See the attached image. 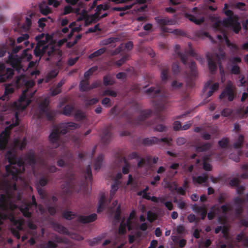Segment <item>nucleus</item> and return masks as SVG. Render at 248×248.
<instances>
[{
    "label": "nucleus",
    "instance_id": "c756f323",
    "mask_svg": "<svg viewBox=\"0 0 248 248\" xmlns=\"http://www.w3.org/2000/svg\"><path fill=\"white\" fill-rule=\"evenodd\" d=\"M14 145L16 147H19L20 149H22L26 145L25 140H23L22 141L18 139H15Z\"/></svg>",
    "mask_w": 248,
    "mask_h": 248
},
{
    "label": "nucleus",
    "instance_id": "6ab92c4d",
    "mask_svg": "<svg viewBox=\"0 0 248 248\" xmlns=\"http://www.w3.org/2000/svg\"><path fill=\"white\" fill-rule=\"evenodd\" d=\"M97 218L95 214H92L88 216H78L77 219L83 223H89L94 221Z\"/></svg>",
    "mask_w": 248,
    "mask_h": 248
},
{
    "label": "nucleus",
    "instance_id": "f03ea898",
    "mask_svg": "<svg viewBox=\"0 0 248 248\" xmlns=\"http://www.w3.org/2000/svg\"><path fill=\"white\" fill-rule=\"evenodd\" d=\"M245 204V201L240 198L234 200V205L232 207L230 204L221 206L220 209L216 206L212 208L208 214L209 219H212L217 215L218 216V221L222 224L215 229V232L218 233L221 230L223 236L226 241V244L220 245V248H248V236L242 232L237 235L236 240L234 241L229 234L228 231L229 225L228 223L229 215L232 214L233 209L237 215L240 214V211Z\"/></svg>",
    "mask_w": 248,
    "mask_h": 248
},
{
    "label": "nucleus",
    "instance_id": "338daca9",
    "mask_svg": "<svg viewBox=\"0 0 248 248\" xmlns=\"http://www.w3.org/2000/svg\"><path fill=\"white\" fill-rule=\"evenodd\" d=\"M102 104L103 105L108 107L110 106V100L108 98H105L102 100Z\"/></svg>",
    "mask_w": 248,
    "mask_h": 248
},
{
    "label": "nucleus",
    "instance_id": "6e6d98bb",
    "mask_svg": "<svg viewBox=\"0 0 248 248\" xmlns=\"http://www.w3.org/2000/svg\"><path fill=\"white\" fill-rule=\"evenodd\" d=\"M75 117L78 120H82L85 117V114L80 111H78L76 114Z\"/></svg>",
    "mask_w": 248,
    "mask_h": 248
},
{
    "label": "nucleus",
    "instance_id": "c85d7f7f",
    "mask_svg": "<svg viewBox=\"0 0 248 248\" xmlns=\"http://www.w3.org/2000/svg\"><path fill=\"white\" fill-rule=\"evenodd\" d=\"M103 157L102 155H99L97 158L96 159L94 165V170H99L101 165H102V162L103 161Z\"/></svg>",
    "mask_w": 248,
    "mask_h": 248
},
{
    "label": "nucleus",
    "instance_id": "2f4dec72",
    "mask_svg": "<svg viewBox=\"0 0 248 248\" xmlns=\"http://www.w3.org/2000/svg\"><path fill=\"white\" fill-rule=\"evenodd\" d=\"M81 38V35L78 34V35H77L76 38H74L72 41H70V40H68V41L66 42H67V43H66L67 46L68 47H72L73 45L76 44L77 43L78 41V40H79Z\"/></svg>",
    "mask_w": 248,
    "mask_h": 248
},
{
    "label": "nucleus",
    "instance_id": "473e14b6",
    "mask_svg": "<svg viewBox=\"0 0 248 248\" xmlns=\"http://www.w3.org/2000/svg\"><path fill=\"white\" fill-rule=\"evenodd\" d=\"M105 50H106V49L105 48H101L95 51L93 53H92L89 56V58L90 59H92L94 57H98V56H100V55L102 54L103 53H104L105 52Z\"/></svg>",
    "mask_w": 248,
    "mask_h": 248
},
{
    "label": "nucleus",
    "instance_id": "412c9836",
    "mask_svg": "<svg viewBox=\"0 0 248 248\" xmlns=\"http://www.w3.org/2000/svg\"><path fill=\"white\" fill-rule=\"evenodd\" d=\"M95 88V85L90 86L89 84L88 79L82 80L79 84L80 91H87Z\"/></svg>",
    "mask_w": 248,
    "mask_h": 248
},
{
    "label": "nucleus",
    "instance_id": "39448f33",
    "mask_svg": "<svg viewBox=\"0 0 248 248\" xmlns=\"http://www.w3.org/2000/svg\"><path fill=\"white\" fill-rule=\"evenodd\" d=\"M225 14L228 16L227 19H224L222 22L218 21L216 23V28L217 30H221V26L225 28H230L233 30L235 33H238L241 29V26L237 19L233 16L232 12L231 10L224 11Z\"/></svg>",
    "mask_w": 248,
    "mask_h": 248
},
{
    "label": "nucleus",
    "instance_id": "f3484780",
    "mask_svg": "<svg viewBox=\"0 0 248 248\" xmlns=\"http://www.w3.org/2000/svg\"><path fill=\"white\" fill-rule=\"evenodd\" d=\"M239 86H247V92H244L241 99V101H244L248 97V78L246 79L244 77L240 76L239 80Z\"/></svg>",
    "mask_w": 248,
    "mask_h": 248
},
{
    "label": "nucleus",
    "instance_id": "c03bdc74",
    "mask_svg": "<svg viewBox=\"0 0 248 248\" xmlns=\"http://www.w3.org/2000/svg\"><path fill=\"white\" fill-rule=\"evenodd\" d=\"M64 217L66 219H71L75 217V215L70 211H66L63 215Z\"/></svg>",
    "mask_w": 248,
    "mask_h": 248
},
{
    "label": "nucleus",
    "instance_id": "bb28decb",
    "mask_svg": "<svg viewBox=\"0 0 248 248\" xmlns=\"http://www.w3.org/2000/svg\"><path fill=\"white\" fill-rule=\"evenodd\" d=\"M155 20L160 25L172 24V21L171 20H169L167 18H159L157 17L155 18Z\"/></svg>",
    "mask_w": 248,
    "mask_h": 248
},
{
    "label": "nucleus",
    "instance_id": "20e7f679",
    "mask_svg": "<svg viewBox=\"0 0 248 248\" xmlns=\"http://www.w3.org/2000/svg\"><path fill=\"white\" fill-rule=\"evenodd\" d=\"M23 47L22 46H18L15 48L12 53L9 55L8 62L10 63L13 69H15L17 73H20L21 71L25 72V68H23V65L25 63L29 61L31 58V55L28 54L27 51L29 48L25 49L22 53V57H18L16 54Z\"/></svg>",
    "mask_w": 248,
    "mask_h": 248
},
{
    "label": "nucleus",
    "instance_id": "f8f14e48",
    "mask_svg": "<svg viewBox=\"0 0 248 248\" xmlns=\"http://www.w3.org/2000/svg\"><path fill=\"white\" fill-rule=\"evenodd\" d=\"M32 15V14H30L28 16L26 17L25 25H21L20 24V20H21L22 16L20 15L16 16L13 20V24H14V26L15 27L14 28V30L15 31H17L18 28L21 27V26L25 30H28L31 24V17Z\"/></svg>",
    "mask_w": 248,
    "mask_h": 248
},
{
    "label": "nucleus",
    "instance_id": "49530a36",
    "mask_svg": "<svg viewBox=\"0 0 248 248\" xmlns=\"http://www.w3.org/2000/svg\"><path fill=\"white\" fill-rule=\"evenodd\" d=\"M48 4L52 5L54 7H58L61 3V1L59 0H47Z\"/></svg>",
    "mask_w": 248,
    "mask_h": 248
},
{
    "label": "nucleus",
    "instance_id": "393cba45",
    "mask_svg": "<svg viewBox=\"0 0 248 248\" xmlns=\"http://www.w3.org/2000/svg\"><path fill=\"white\" fill-rule=\"evenodd\" d=\"M64 80H62L58 83L56 87L51 89L50 94L51 95H55L61 92V87L64 84Z\"/></svg>",
    "mask_w": 248,
    "mask_h": 248
},
{
    "label": "nucleus",
    "instance_id": "37998d69",
    "mask_svg": "<svg viewBox=\"0 0 248 248\" xmlns=\"http://www.w3.org/2000/svg\"><path fill=\"white\" fill-rule=\"evenodd\" d=\"M88 0H65L66 2L72 5L78 4L79 5H82L83 4V2L84 1H87Z\"/></svg>",
    "mask_w": 248,
    "mask_h": 248
},
{
    "label": "nucleus",
    "instance_id": "423d86ee",
    "mask_svg": "<svg viewBox=\"0 0 248 248\" xmlns=\"http://www.w3.org/2000/svg\"><path fill=\"white\" fill-rule=\"evenodd\" d=\"M78 127V125L72 122L63 123L58 127H55L54 130L50 134L49 139L51 142H57L59 139V133L64 134L68 129H73Z\"/></svg>",
    "mask_w": 248,
    "mask_h": 248
},
{
    "label": "nucleus",
    "instance_id": "f704fd0d",
    "mask_svg": "<svg viewBox=\"0 0 248 248\" xmlns=\"http://www.w3.org/2000/svg\"><path fill=\"white\" fill-rule=\"evenodd\" d=\"M97 70V67L96 66H94L89 69L88 71H87L84 73V78L86 79H88L89 77L91 76L93 72L96 71Z\"/></svg>",
    "mask_w": 248,
    "mask_h": 248
},
{
    "label": "nucleus",
    "instance_id": "f257e3e1",
    "mask_svg": "<svg viewBox=\"0 0 248 248\" xmlns=\"http://www.w3.org/2000/svg\"><path fill=\"white\" fill-rule=\"evenodd\" d=\"M13 69L10 68H5L3 63H0V82H3L10 78L13 75ZM25 72L21 71L18 73L19 76L17 77L15 85H7L5 87V92L3 96L0 99L5 100L9 98V96L15 91L16 87L21 85H24L26 89L24 90L20 95L18 101L14 102L9 108L10 111H12V120L6 122L8 125L4 131L0 135V150L4 149L7 143L9 138V128L18 124V115L31 103L33 96L36 92V90L31 89L34 85V81L27 80L25 78ZM9 164L5 166L7 175L10 178H12L13 182L17 181L19 179L22 180L21 172L25 170V167L28 164L31 166L35 163L34 154L31 153L26 158L24 161L20 158L16 161V155L14 151H9L5 155ZM0 188H16V184L14 182L9 183L4 182L0 183Z\"/></svg>",
    "mask_w": 248,
    "mask_h": 248
},
{
    "label": "nucleus",
    "instance_id": "6e6552de",
    "mask_svg": "<svg viewBox=\"0 0 248 248\" xmlns=\"http://www.w3.org/2000/svg\"><path fill=\"white\" fill-rule=\"evenodd\" d=\"M224 53L222 51L220 52L219 54H217L216 56H213L212 54L209 53L207 54V57L208 60L209 68L212 72L214 71L217 69V66L216 64V62H215L214 57H215L216 59H218V63L219 64L220 73L221 76V81L222 82H224V79H223L224 73L222 68L220 65L219 61L221 59H223L224 58Z\"/></svg>",
    "mask_w": 248,
    "mask_h": 248
},
{
    "label": "nucleus",
    "instance_id": "72a5a7b5",
    "mask_svg": "<svg viewBox=\"0 0 248 248\" xmlns=\"http://www.w3.org/2000/svg\"><path fill=\"white\" fill-rule=\"evenodd\" d=\"M189 20L193 21L194 23L197 24H200L204 21V18L203 17H198L193 16H190L189 17Z\"/></svg>",
    "mask_w": 248,
    "mask_h": 248
},
{
    "label": "nucleus",
    "instance_id": "ddd939ff",
    "mask_svg": "<svg viewBox=\"0 0 248 248\" xmlns=\"http://www.w3.org/2000/svg\"><path fill=\"white\" fill-rule=\"evenodd\" d=\"M235 89V88L232 82L230 81H228L226 87L219 95V98L221 99L225 97H227L229 101H232L234 98Z\"/></svg>",
    "mask_w": 248,
    "mask_h": 248
},
{
    "label": "nucleus",
    "instance_id": "9d476101",
    "mask_svg": "<svg viewBox=\"0 0 248 248\" xmlns=\"http://www.w3.org/2000/svg\"><path fill=\"white\" fill-rule=\"evenodd\" d=\"M109 6L107 4H100L96 9V12L93 15L88 17L87 21L94 22L100 18L107 16L108 14V10Z\"/></svg>",
    "mask_w": 248,
    "mask_h": 248
},
{
    "label": "nucleus",
    "instance_id": "79ce46f5",
    "mask_svg": "<svg viewBox=\"0 0 248 248\" xmlns=\"http://www.w3.org/2000/svg\"><path fill=\"white\" fill-rule=\"evenodd\" d=\"M56 247L57 244L55 242L49 241L46 244L41 245L40 248H54Z\"/></svg>",
    "mask_w": 248,
    "mask_h": 248
},
{
    "label": "nucleus",
    "instance_id": "a19ab883",
    "mask_svg": "<svg viewBox=\"0 0 248 248\" xmlns=\"http://www.w3.org/2000/svg\"><path fill=\"white\" fill-rule=\"evenodd\" d=\"M116 39H115L114 38H108V39H104V40H102L101 41H100L99 44H100V45H102V46L107 45L108 44H109L111 42H114Z\"/></svg>",
    "mask_w": 248,
    "mask_h": 248
},
{
    "label": "nucleus",
    "instance_id": "a18cd8bd",
    "mask_svg": "<svg viewBox=\"0 0 248 248\" xmlns=\"http://www.w3.org/2000/svg\"><path fill=\"white\" fill-rule=\"evenodd\" d=\"M207 159L208 157L203 158V167L205 170H210L211 169V166L209 163L206 162Z\"/></svg>",
    "mask_w": 248,
    "mask_h": 248
},
{
    "label": "nucleus",
    "instance_id": "0e129e2a",
    "mask_svg": "<svg viewBox=\"0 0 248 248\" xmlns=\"http://www.w3.org/2000/svg\"><path fill=\"white\" fill-rule=\"evenodd\" d=\"M186 139L183 137H180L177 139L176 143L178 145H182L186 142Z\"/></svg>",
    "mask_w": 248,
    "mask_h": 248
},
{
    "label": "nucleus",
    "instance_id": "b1692460",
    "mask_svg": "<svg viewBox=\"0 0 248 248\" xmlns=\"http://www.w3.org/2000/svg\"><path fill=\"white\" fill-rule=\"evenodd\" d=\"M80 10L79 9H77L75 12V13L76 14H80V16L78 17L77 18V20L78 21H80V20H82L84 19H85L87 17V10L86 8H83L81 13H80L79 12Z\"/></svg>",
    "mask_w": 248,
    "mask_h": 248
},
{
    "label": "nucleus",
    "instance_id": "4c0bfd02",
    "mask_svg": "<svg viewBox=\"0 0 248 248\" xmlns=\"http://www.w3.org/2000/svg\"><path fill=\"white\" fill-rule=\"evenodd\" d=\"M218 83H216L214 84L210 88V91L208 92L207 94V97H208L211 96L215 91L217 90L218 88Z\"/></svg>",
    "mask_w": 248,
    "mask_h": 248
},
{
    "label": "nucleus",
    "instance_id": "4468645a",
    "mask_svg": "<svg viewBox=\"0 0 248 248\" xmlns=\"http://www.w3.org/2000/svg\"><path fill=\"white\" fill-rule=\"evenodd\" d=\"M54 229L55 231L58 232L65 234L69 235L72 239L77 240H80L83 239L82 236L76 234V233H70L66 228H64L63 226H62L59 224H55L54 225Z\"/></svg>",
    "mask_w": 248,
    "mask_h": 248
},
{
    "label": "nucleus",
    "instance_id": "c9c22d12",
    "mask_svg": "<svg viewBox=\"0 0 248 248\" xmlns=\"http://www.w3.org/2000/svg\"><path fill=\"white\" fill-rule=\"evenodd\" d=\"M39 61H40V59H38V61L36 60L35 62H31L29 63H28L29 61H27V62L26 63V60H25V63L23 65V68H25V71L28 69L29 67H33L35 66L36 64L38 63Z\"/></svg>",
    "mask_w": 248,
    "mask_h": 248
},
{
    "label": "nucleus",
    "instance_id": "de8ad7c7",
    "mask_svg": "<svg viewBox=\"0 0 248 248\" xmlns=\"http://www.w3.org/2000/svg\"><path fill=\"white\" fill-rule=\"evenodd\" d=\"M147 218L150 221H153L156 218V215L152 211H148L147 214Z\"/></svg>",
    "mask_w": 248,
    "mask_h": 248
},
{
    "label": "nucleus",
    "instance_id": "aec40b11",
    "mask_svg": "<svg viewBox=\"0 0 248 248\" xmlns=\"http://www.w3.org/2000/svg\"><path fill=\"white\" fill-rule=\"evenodd\" d=\"M105 195L104 193H101L98 198L97 212L99 213L103 210L105 206Z\"/></svg>",
    "mask_w": 248,
    "mask_h": 248
},
{
    "label": "nucleus",
    "instance_id": "cd10ccee",
    "mask_svg": "<svg viewBox=\"0 0 248 248\" xmlns=\"http://www.w3.org/2000/svg\"><path fill=\"white\" fill-rule=\"evenodd\" d=\"M207 177L205 174L198 176L197 178H193V182L194 184H202L206 182Z\"/></svg>",
    "mask_w": 248,
    "mask_h": 248
},
{
    "label": "nucleus",
    "instance_id": "2eb2a0df",
    "mask_svg": "<svg viewBox=\"0 0 248 248\" xmlns=\"http://www.w3.org/2000/svg\"><path fill=\"white\" fill-rule=\"evenodd\" d=\"M49 103V99L47 97H46L44 99L43 101L41 102L39 105V109L41 113V116L45 115L47 117V118L49 120L51 119V117H50L48 114L47 106Z\"/></svg>",
    "mask_w": 248,
    "mask_h": 248
},
{
    "label": "nucleus",
    "instance_id": "9b49d317",
    "mask_svg": "<svg viewBox=\"0 0 248 248\" xmlns=\"http://www.w3.org/2000/svg\"><path fill=\"white\" fill-rule=\"evenodd\" d=\"M81 26V25L77 24L76 22H73L69 25V28H67V27L63 28L62 29V32L63 33H67L69 30V28H70L71 29V32H70V33L68 35L67 38H64L61 40H59L58 42V43H57L58 46H61L64 43L66 42L69 40H70L73 36V33L74 32H76V31L78 32L80 30Z\"/></svg>",
    "mask_w": 248,
    "mask_h": 248
},
{
    "label": "nucleus",
    "instance_id": "5701e85b",
    "mask_svg": "<svg viewBox=\"0 0 248 248\" xmlns=\"http://www.w3.org/2000/svg\"><path fill=\"white\" fill-rule=\"evenodd\" d=\"M46 183H47V181L46 180V179L45 178H41L40 179L39 181L38 182V183L36 184L38 192L39 194L40 195L41 198L43 197L44 192L40 187V186H45L46 184Z\"/></svg>",
    "mask_w": 248,
    "mask_h": 248
},
{
    "label": "nucleus",
    "instance_id": "7c9ffc66",
    "mask_svg": "<svg viewBox=\"0 0 248 248\" xmlns=\"http://www.w3.org/2000/svg\"><path fill=\"white\" fill-rule=\"evenodd\" d=\"M140 222H141V224L140 226V228L142 230L145 231L147 228V224L145 222V217L144 215H140Z\"/></svg>",
    "mask_w": 248,
    "mask_h": 248
},
{
    "label": "nucleus",
    "instance_id": "1a4fd4ad",
    "mask_svg": "<svg viewBox=\"0 0 248 248\" xmlns=\"http://www.w3.org/2000/svg\"><path fill=\"white\" fill-rule=\"evenodd\" d=\"M109 1H111L115 4H119L123 3H126L128 2H130L131 3L129 5H126L123 7H118L115 8L114 9L120 11L121 10H125L128 9H130L132 7V6L136 3H138L137 5V11H142L145 8V6L143 5H141L140 4L143 3L145 2L146 0H108Z\"/></svg>",
    "mask_w": 248,
    "mask_h": 248
},
{
    "label": "nucleus",
    "instance_id": "4d7b16f0",
    "mask_svg": "<svg viewBox=\"0 0 248 248\" xmlns=\"http://www.w3.org/2000/svg\"><path fill=\"white\" fill-rule=\"evenodd\" d=\"M104 82L105 85L112 84L113 82L111 80V77L109 76H106L104 78Z\"/></svg>",
    "mask_w": 248,
    "mask_h": 248
},
{
    "label": "nucleus",
    "instance_id": "0eeeda50",
    "mask_svg": "<svg viewBox=\"0 0 248 248\" xmlns=\"http://www.w3.org/2000/svg\"><path fill=\"white\" fill-rule=\"evenodd\" d=\"M135 216L136 211L135 210H133L131 212L129 217L126 218V219H125L124 218L123 219L120 225V233L124 234L126 232L127 229L130 231L132 229L137 227L136 224L137 219L135 217Z\"/></svg>",
    "mask_w": 248,
    "mask_h": 248
},
{
    "label": "nucleus",
    "instance_id": "7ed1b4c3",
    "mask_svg": "<svg viewBox=\"0 0 248 248\" xmlns=\"http://www.w3.org/2000/svg\"><path fill=\"white\" fill-rule=\"evenodd\" d=\"M35 40L37 44L34 50V55L40 58L47 53L49 58L46 60H50L56 63L58 66H60L61 64L62 52L53 42L51 36L48 34L41 33L35 37Z\"/></svg>",
    "mask_w": 248,
    "mask_h": 248
},
{
    "label": "nucleus",
    "instance_id": "4be33fe9",
    "mask_svg": "<svg viewBox=\"0 0 248 248\" xmlns=\"http://www.w3.org/2000/svg\"><path fill=\"white\" fill-rule=\"evenodd\" d=\"M39 7L40 12L43 15H46L51 12V9L46 5L45 2L40 3L39 4Z\"/></svg>",
    "mask_w": 248,
    "mask_h": 248
},
{
    "label": "nucleus",
    "instance_id": "69168bd1",
    "mask_svg": "<svg viewBox=\"0 0 248 248\" xmlns=\"http://www.w3.org/2000/svg\"><path fill=\"white\" fill-rule=\"evenodd\" d=\"M173 128L174 130H179L182 128L181 123L179 121H175L173 124Z\"/></svg>",
    "mask_w": 248,
    "mask_h": 248
},
{
    "label": "nucleus",
    "instance_id": "a211bd4d",
    "mask_svg": "<svg viewBox=\"0 0 248 248\" xmlns=\"http://www.w3.org/2000/svg\"><path fill=\"white\" fill-rule=\"evenodd\" d=\"M217 37L220 42H225L228 46L231 47L232 49H234V50L238 49V46L235 44H232L229 41L224 33L223 32L222 35H217Z\"/></svg>",
    "mask_w": 248,
    "mask_h": 248
},
{
    "label": "nucleus",
    "instance_id": "680f3d73",
    "mask_svg": "<svg viewBox=\"0 0 248 248\" xmlns=\"http://www.w3.org/2000/svg\"><path fill=\"white\" fill-rule=\"evenodd\" d=\"M72 10V8L70 6H66L64 8V11L62 15H65L70 13Z\"/></svg>",
    "mask_w": 248,
    "mask_h": 248
},
{
    "label": "nucleus",
    "instance_id": "5fc2aeb1",
    "mask_svg": "<svg viewBox=\"0 0 248 248\" xmlns=\"http://www.w3.org/2000/svg\"><path fill=\"white\" fill-rule=\"evenodd\" d=\"M228 143V140L227 139L223 138L218 141V144L221 148L225 147Z\"/></svg>",
    "mask_w": 248,
    "mask_h": 248
},
{
    "label": "nucleus",
    "instance_id": "864d4df0",
    "mask_svg": "<svg viewBox=\"0 0 248 248\" xmlns=\"http://www.w3.org/2000/svg\"><path fill=\"white\" fill-rule=\"evenodd\" d=\"M116 211L114 217V222H118L119 221V216L120 214V207L118 205L116 208Z\"/></svg>",
    "mask_w": 248,
    "mask_h": 248
},
{
    "label": "nucleus",
    "instance_id": "a878e982",
    "mask_svg": "<svg viewBox=\"0 0 248 248\" xmlns=\"http://www.w3.org/2000/svg\"><path fill=\"white\" fill-rule=\"evenodd\" d=\"M29 37V35L27 33L22 34L17 38V42L18 43L23 42L24 45L25 46H27L29 43V41L27 40Z\"/></svg>",
    "mask_w": 248,
    "mask_h": 248
},
{
    "label": "nucleus",
    "instance_id": "e433bc0d",
    "mask_svg": "<svg viewBox=\"0 0 248 248\" xmlns=\"http://www.w3.org/2000/svg\"><path fill=\"white\" fill-rule=\"evenodd\" d=\"M118 183L117 182H115L113 184L111 185V189L110 191V195L111 197H112L116 192L118 190Z\"/></svg>",
    "mask_w": 248,
    "mask_h": 248
},
{
    "label": "nucleus",
    "instance_id": "bf43d9fd",
    "mask_svg": "<svg viewBox=\"0 0 248 248\" xmlns=\"http://www.w3.org/2000/svg\"><path fill=\"white\" fill-rule=\"evenodd\" d=\"M78 57L69 59L68 61V64L70 66L74 65L78 61Z\"/></svg>",
    "mask_w": 248,
    "mask_h": 248
},
{
    "label": "nucleus",
    "instance_id": "58836bf2",
    "mask_svg": "<svg viewBox=\"0 0 248 248\" xmlns=\"http://www.w3.org/2000/svg\"><path fill=\"white\" fill-rule=\"evenodd\" d=\"M58 73L57 70H54L50 71L47 74V78L46 79V82H47L50 78L55 77Z\"/></svg>",
    "mask_w": 248,
    "mask_h": 248
},
{
    "label": "nucleus",
    "instance_id": "09e8293b",
    "mask_svg": "<svg viewBox=\"0 0 248 248\" xmlns=\"http://www.w3.org/2000/svg\"><path fill=\"white\" fill-rule=\"evenodd\" d=\"M244 137L242 135H240L239 136L238 139L237 141L234 143L233 146L234 148H238L242 144L243 141Z\"/></svg>",
    "mask_w": 248,
    "mask_h": 248
},
{
    "label": "nucleus",
    "instance_id": "052dcab7",
    "mask_svg": "<svg viewBox=\"0 0 248 248\" xmlns=\"http://www.w3.org/2000/svg\"><path fill=\"white\" fill-rule=\"evenodd\" d=\"M108 244H110L111 245H113L112 248H121V245L120 246H115V244L114 243L111 242L109 240H106L103 244V245L105 246L106 245H108Z\"/></svg>",
    "mask_w": 248,
    "mask_h": 248
},
{
    "label": "nucleus",
    "instance_id": "603ef678",
    "mask_svg": "<svg viewBox=\"0 0 248 248\" xmlns=\"http://www.w3.org/2000/svg\"><path fill=\"white\" fill-rule=\"evenodd\" d=\"M47 19H51L49 17L47 18L44 17L40 18L38 21L39 27L41 28H43L45 26V24L44 23V22L46 21Z\"/></svg>",
    "mask_w": 248,
    "mask_h": 248
},
{
    "label": "nucleus",
    "instance_id": "e2e57ef3",
    "mask_svg": "<svg viewBox=\"0 0 248 248\" xmlns=\"http://www.w3.org/2000/svg\"><path fill=\"white\" fill-rule=\"evenodd\" d=\"M127 57L126 56H124L122 59H121L116 62V64L119 66H121L125 62V61L127 59Z\"/></svg>",
    "mask_w": 248,
    "mask_h": 248
},
{
    "label": "nucleus",
    "instance_id": "13d9d810",
    "mask_svg": "<svg viewBox=\"0 0 248 248\" xmlns=\"http://www.w3.org/2000/svg\"><path fill=\"white\" fill-rule=\"evenodd\" d=\"M231 110L229 108H225L221 112V115L223 116L226 117L229 116L231 113Z\"/></svg>",
    "mask_w": 248,
    "mask_h": 248
},
{
    "label": "nucleus",
    "instance_id": "ea45409f",
    "mask_svg": "<svg viewBox=\"0 0 248 248\" xmlns=\"http://www.w3.org/2000/svg\"><path fill=\"white\" fill-rule=\"evenodd\" d=\"M73 109V107L72 106L67 105L64 107L62 113L65 115L69 116L70 115Z\"/></svg>",
    "mask_w": 248,
    "mask_h": 248
},
{
    "label": "nucleus",
    "instance_id": "3c124183",
    "mask_svg": "<svg viewBox=\"0 0 248 248\" xmlns=\"http://www.w3.org/2000/svg\"><path fill=\"white\" fill-rule=\"evenodd\" d=\"M8 48V45L5 44L0 46V57L3 56L6 52V49Z\"/></svg>",
    "mask_w": 248,
    "mask_h": 248
},
{
    "label": "nucleus",
    "instance_id": "dca6fc26",
    "mask_svg": "<svg viewBox=\"0 0 248 248\" xmlns=\"http://www.w3.org/2000/svg\"><path fill=\"white\" fill-rule=\"evenodd\" d=\"M139 195H142V197L146 199L150 200L154 202L158 203H163L164 202V198L163 197L157 198L152 196L150 193L145 192L144 191H140L138 193Z\"/></svg>",
    "mask_w": 248,
    "mask_h": 248
},
{
    "label": "nucleus",
    "instance_id": "774afa93",
    "mask_svg": "<svg viewBox=\"0 0 248 248\" xmlns=\"http://www.w3.org/2000/svg\"><path fill=\"white\" fill-rule=\"evenodd\" d=\"M168 71L167 70H163L161 73V78L162 80H165L167 78Z\"/></svg>",
    "mask_w": 248,
    "mask_h": 248
},
{
    "label": "nucleus",
    "instance_id": "8fccbe9b",
    "mask_svg": "<svg viewBox=\"0 0 248 248\" xmlns=\"http://www.w3.org/2000/svg\"><path fill=\"white\" fill-rule=\"evenodd\" d=\"M210 147V145L208 144H205L204 145H203L202 147H197L196 148V151L197 152H203L204 151H205L206 150L209 149Z\"/></svg>",
    "mask_w": 248,
    "mask_h": 248
}]
</instances>
